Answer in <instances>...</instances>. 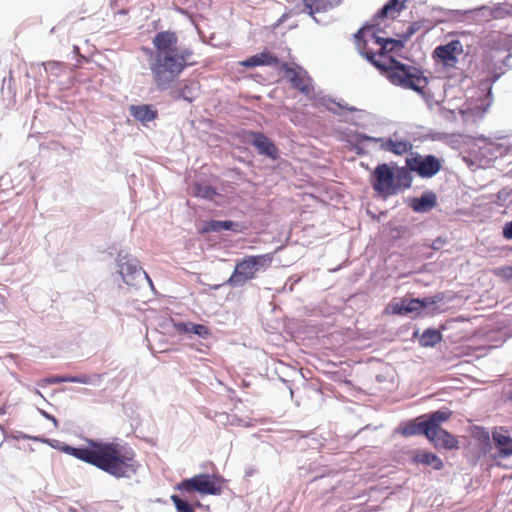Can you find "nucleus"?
<instances>
[{
    "mask_svg": "<svg viewBox=\"0 0 512 512\" xmlns=\"http://www.w3.org/2000/svg\"><path fill=\"white\" fill-rule=\"evenodd\" d=\"M154 51L150 52L149 68L153 82L160 91L168 90L184 69L195 64L193 51L178 46V36L172 31L156 33L152 39Z\"/></svg>",
    "mask_w": 512,
    "mask_h": 512,
    "instance_id": "2",
    "label": "nucleus"
},
{
    "mask_svg": "<svg viewBox=\"0 0 512 512\" xmlns=\"http://www.w3.org/2000/svg\"><path fill=\"white\" fill-rule=\"evenodd\" d=\"M131 116L142 124H147L157 118L158 112L152 105L141 104L131 105L129 108Z\"/></svg>",
    "mask_w": 512,
    "mask_h": 512,
    "instance_id": "19",
    "label": "nucleus"
},
{
    "mask_svg": "<svg viewBox=\"0 0 512 512\" xmlns=\"http://www.w3.org/2000/svg\"><path fill=\"white\" fill-rule=\"evenodd\" d=\"M302 12H307L316 23L324 24L325 21L316 17V14L327 12L340 5L341 0H301Z\"/></svg>",
    "mask_w": 512,
    "mask_h": 512,
    "instance_id": "15",
    "label": "nucleus"
},
{
    "mask_svg": "<svg viewBox=\"0 0 512 512\" xmlns=\"http://www.w3.org/2000/svg\"><path fill=\"white\" fill-rule=\"evenodd\" d=\"M502 235L506 240H512V220L504 224Z\"/></svg>",
    "mask_w": 512,
    "mask_h": 512,
    "instance_id": "39",
    "label": "nucleus"
},
{
    "mask_svg": "<svg viewBox=\"0 0 512 512\" xmlns=\"http://www.w3.org/2000/svg\"><path fill=\"white\" fill-rule=\"evenodd\" d=\"M442 299L443 297L440 295L424 297L422 299L419 298L420 311L423 310L424 308H428L430 306L437 304L438 302L442 301Z\"/></svg>",
    "mask_w": 512,
    "mask_h": 512,
    "instance_id": "34",
    "label": "nucleus"
},
{
    "mask_svg": "<svg viewBox=\"0 0 512 512\" xmlns=\"http://www.w3.org/2000/svg\"><path fill=\"white\" fill-rule=\"evenodd\" d=\"M271 263L270 254L246 256L236 263L232 275L225 284L231 287H242L254 279L257 272L266 270Z\"/></svg>",
    "mask_w": 512,
    "mask_h": 512,
    "instance_id": "4",
    "label": "nucleus"
},
{
    "mask_svg": "<svg viewBox=\"0 0 512 512\" xmlns=\"http://www.w3.org/2000/svg\"><path fill=\"white\" fill-rule=\"evenodd\" d=\"M421 28L420 22L411 23L402 34V38L407 41Z\"/></svg>",
    "mask_w": 512,
    "mask_h": 512,
    "instance_id": "36",
    "label": "nucleus"
},
{
    "mask_svg": "<svg viewBox=\"0 0 512 512\" xmlns=\"http://www.w3.org/2000/svg\"><path fill=\"white\" fill-rule=\"evenodd\" d=\"M377 150L383 152H390L395 155H404L412 150V143L406 139L399 137L397 133H394L390 137H376Z\"/></svg>",
    "mask_w": 512,
    "mask_h": 512,
    "instance_id": "12",
    "label": "nucleus"
},
{
    "mask_svg": "<svg viewBox=\"0 0 512 512\" xmlns=\"http://www.w3.org/2000/svg\"><path fill=\"white\" fill-rule=\"evenodd\" d=\"M192 193L203 199H212L216 194L215 190L210 185L195 184L192 187Z\"/></svg>",
    "mask_w": 512,
    "mask_h": 512,
    "instance_id": "31",
    "label": "nucleus"
},
{
    "mask_svg": "<svg viewBox=\"0 0 512 512\" xmlns=\"http://www.w3.org/2000/svg\"><path fill=\"white\" fill-rule=\"evenodd\" d=\"M352 149L358 155H366L371 151L377 150L376 137L364 133H356L351 141Z\"/></svg>",
    "mask_w": 512,
    "mask_h": 512,
    "instance_id": "18",
    "label": "nucleus"
},
{
    "mask_svg": "<svg viewBox=\"0 0 512 512\" xmlns=\"http://www.w3.org/2000/svg\"><path fill=\"white\" fill-rule=\"evenodd\" d=\"M499 455L502 458H507L512 455V440L509 444H506L504 447L500 448Z\"/></svg>",
    "mask_w": 512,
    "mask_h": 512,
    "instance_id": "40",
    "label": "nucleus"
},
{
    "mask_svg": "<svg viewBox=\"0 0 512 512\" xmlns=\"http://www.w3.org/2000/svg\"><path fill=\"white\" fill-rule=\"evenodd\" d=\"M416 464L431 466L434 470H441L444 467L443 461L434 453L426 450H417L412 456Z\"/></svg>",
    "mask_w": 512,
    "mask_h": 512,
    "instance_id": "20",
    "label": "nucleus"
},
{
    "mask_svg": "<svg viewBox=\"0 0 512 512\" xmlns=\"http://www.w3.org/2000/svg\"><path fill=\"white\" fill-rule=\"evenodd\" d=\"M480 430H481V436L483 437V439L488 441L490 439L489 432L484 428H480Z\"/></svg>",
    "mask_w": 512,
    "mask_h": 512,
    "instance_id": "45",
    "label": "nucleus"
},
{
    "mask_svg": "<svg viewBox=\"0 0 512 512\" xmlns=\"http://www.w3.org/2000/svg\"><path fill=\"white\" fill-rule=\"evenodd\" d=\"M440 243H441V241H440L439 239H438V240H435V241L433 242V244H432V248H433V249H439V247H440Z\"/></svg>",
    "mask_w": 512,
    "mask_h": 512,
    "instance_id": "47",
    "label": "nucleus"
},
{
    "mask_svg": "<svg viewBox=\"0 0 512 512\" xmlns=\"http://www.w3.org/2000/svg\"><path fill=\"white\" fill-rule=\"evenodd\" d=\"M374 26V23L365 26L355 34L359 53L379 69L391 84L422 93L428 79L419 68L404 64L395 58H388L387 63L382 61L383 54L379 52L383 44L381 39L384 38L377 36Z\"/></svg>",
    "mask_w": 512,
    "mask_h": 512,
    "instance_id": "1",
    "label": "nucleus"
},
{
    "mask_svg": "<svg viewBox=\"0 0 512 512\" xmlns=\"http://www.w3.org/2000/svg\"><path fill=\"white\" fill-rule=\"evenodd\" d=\"M462 52V44L459 40H452L445 45L437 46L433 56L438 58L447 68H454L458 62L456 53Z\"/></svg>",
    "mask_w": 512,
    "mask_h": 512,
    "instance_id": "14",
    "label": "nucleus"
},
{
    "mask_svg": "<svg viewBox=\"0 0 512 512\" xmlns=\"http://www.w3.org/2000/svg\"><path fill=\"white\" fill-rule=\"evenodd\" d=\"M281 69L285 72V77L289 80L293 88L299 90L308 97L313 96L314 87L312 79L308 73L302 68L294 69L287 63L281 65Z\"/></svg>",
    "mask_w": 512,
    "mask_h": 512,
    "instance_id": "11",
    "label": "nucleus"
},
{
    "mask_svg": "<svg viewBox=\"0 0 512 512\" xmlns=\"http://www.w3.org/2000/svg\"><path fill=\"white\" fill-rule=\"evenodd\" d=\"M497 149H498L499 156H502L503 153L505 152V148L502 145H499V147Z\"/></svg>",
    "mask_w": 512,
    "mask_h": 512,
    "instance_id": "49",
    "label": "nucleus"
},
{
    "mask_svg": "<svg viewBox=\"0 0 512 512\" xmlns=\"http://www.w3.org/2000/svg\"><path fill=\"white\" fill-rule=\"evenodd\" d=\"M442 340L440 330L435 328H427L420 336L419 344L422 347H434Z\"/></svg>",
    "mask_w": 512,
    "mask_h": 512,
    "instance_id": "24",
    "label": "nucleus"
},
{
    "mask_svg": "<svg viewBox=\"0 0 512 512\" xmlns=\"http://www.w3.org/2000/svg\"><path fill=\"white\" fill-rule=\"evenodd\" d=\"M495 203L501 207H512V188L504 187L496 194Z\"/></svg>",
    "mask_w": 512,
    "mask_h": 512,
    "instance_id": "28",
    "label": "nucleus"
},
{
    "mask_svg": "<svg viewBox=\"0 0 512 512\" xmlns=\"http://www.w3.org/2000/svg\"><path fill=\"white\" fill-rule=\"evenodd\" d=\"M172 502L175 504L177 512H195L189 501V495L180 496V495H172Z\"/></svg>",
    "mask_w": 512,
    "mask_h": 512,
    "instance_id": "27",
    "label": "nucleus"
},
{
    "mask_svg": "<svg viewBox=\"0 0 512 512\" xmlns=\"http://www.w3.org/2000/svg\"><path fill=\"white\" fill-rule=\"evenodd\" d=\"M394 175H395V185L397 187V194L402 189H407V188L411 187L412 177H411V174H410V172L408 170H406L403 167L397 168L394 171Z\"/></svg>",
    "mask_w": 512,
    "mask_h": 512,
    "instance_id": "25",
    "label": "nucleus"
},
{
    "mask_svg": "<svg viewBox=\"0 0 512 512\" xmlns=\"http://www.w3.org/2000/svg\"><path fill=\"white\" fill-rule=\"evenodd\" d=\"M435 414H440L441 419L433 423V426H431L432 430L429 431L426 438L431 441L436 448H456L458 440L451 433L441 428V424L449 419L451 412L447 410H437Z\"/></svg>",
    "mask_w": 512,
    "mask_h": 512,
    "instance_id": "8",
    "label": "nucleus"
},
{
    "mask_svg": "<svg viewBox=\"0 0 512 512\" xmlns=\"http://www.w3.org/2000/svg\"><path fill=\"white\" fill-rule=\"evenodd\" d=\"M479 10H489V15L494 19H502L509 15V11L500 4H497L492 8L482 6Z\"/></svg>",
    "mask_w": 512,
    "mask_h": 512,
    "instance_id": "32",
    "label": "nucleus"
},
{
    "mask_svg": "<svg viewBox=\"0 0 512 512\" xmlns=\"http://www.w3.org/2000/svg\"><path fill=\"white\" fill-rule=\"evenodd\" d=\"M223 230H229L233 232H240L241 225L238 222H234L231 220H211L205 222L204 227L202 228L203 232H221Z\"/></svg>",
    "mask_w": 512,
    "mask_h": 512,
    "instance_id": "22",
    "label": "nucleus"
},
{
    "mask_svg": "<svg viewBox=\"0 0 512 512\" xmlns=\"http://www.w3.org/2000/svg\"><path fill=\"white\" fill-rule=\"evenodd\" d=\"M39 413H40L44 418H46L47 420L52 421V422H53L54 427H56V428L58 427V421H57V419H56L53 415H51V414L47 413L45 410H42V409H39Z\"/></svg>",
    "mask_w": 512,
    "mask_h": 512,
    "instance_id": "42",
    "label": "nucleus"
},
{
    "mask_svg": "<svg viewBox=\"0 0 512 512\" xmlns=\"http://www.w3.org/2000/svg\"><path fill=\"white\" fill-rule=\"evenodd\" d=\"M388 16H391V18H394L396 15L392 13V10L390 9V6H387L386 4L376 13L373 22L374 25H380L379 19H384Z\"/></svg>",
    "mask_w": 512,
    "mask_h": 512,
    "instance_id": "33",
    "label": "nucleus"
},
{
    "mask_svg": "<svg viewBox=\"0 0 512 512\" xmlns=\"http://www.w3.org/2000/svg\"><path fill=\"white\" fill-rule=\"evenodd\" d=\"M60 450L120 479L131 478L140 467L131 448L117 442L88 440L86 447L63 445Z\"/></svg>",
    "mask_w": 512,
    "mask_h": 512,
    "instance_id": "3",
    "label": "nucleus"
},
{
    "mask_svg": "<svg viewBox=\"0 0 512 512\" xmlns=\"http://www.w3.org/2000/svg\"><path fill=\"white\" fill-rule=\"evenodd\" d=\"M279 63L278 58L275 57L270 52H261L259 54L253 55L246 60L240 62V65L244 67H256V66H272L277 65Z\"/></svg>",
    "mask_w": 512,
    "mask_h": 512,
    "instance_id": "21",
    "label": "nucleus"
},
{
    "mask_svg": "<svg viewBox=\"0 0 512 512\" xmlns=\"http://www.w3.org/2000/svg\"><path fill=\"white\" fill-rule=\"evenodd\" d=\"M441 419L440 414H435V411L429 414L422 415L414 421L404 423L400 428V433L405 436L424 435L427 437L429 431L432 430L433 423Z\"/></svg>",
    "mask_w": 512,
    "mask_h": 512,
    "instance_id": "10",
    "label": "nucleus"
},
{
    "mask_svg": "<svg viewBox=\"0 0 512 512\" xmlns=\"http://www.w3.org/2000/svg\"><path fill=\"white\" fill-rule=\"evenodd\" d=\"M419 298H402L394 300L386 307V312L393 315H408L420 312Z\"/></svg>",
    "mask_w": 512,
    "mask_h": 512,
    "instance_id": "16",
    "label": "nucleus"
},
{
    "mask_svg": "<svg viewBox=\"0 0 512 512\" xmlns=\"http://www.w3.org/2000/svg\"><path fill=\"white\" fill-rule=\"evenodd\" d=\"M69 379H71V376H52L45 378L43 381L47 384H58V383H64L69 382Z\"/></svg>",
    "mask_w": 512,
    "mask_h": 512,
    "instance_id": "38",
    "label": "nucleus"
},
{
    "mask_svg": "<svg viewBox=\"0 0 512 512\" xmlns=\"http://www.w3.org/2000/svg\"><path fill=\"white\" fill-rule=\"evenodd\" d=\"M508 399L512 402V390L508 394Z\"/></svg>",
    "mask_w": 512,
    "mask_h": 512,
    "instance_id": "51",
    "label": "nucleus"
},
{
    "mask_svg": "<svg viewBox=\"0 0 512 512\" xmlns=\"http://www.w3.org/2000/svg\"><path fill=\"white\" fill-rule=\"evenodd\" d=\"M180 97L183 98L184 100L186 101H189V102H192V98L191 97H188L185 90H183L180 94Z\"/></svg>",
    "mask_w": 512,
    "mask_h": 512,
    "instance_id": "46",
    "label": "nucleus"
},
{
    "mask_svg": "<svg viewBox=\"0 0 512 512\" xmlns=\"http://www.w3.org/2000/svg\"><path fill=\"white\" fill-rule=\"evenodd\" d=\"M372 188L384 198L397 194L395 175L387 163L378 164L372 173Z\"/></svg>",
    "mask_w": 512,
    "mask_h": 512,
    "instance_id": "7",
    "label": "nucleus"
},
{
    "mask_svg": "<svg viewBox=\"0 0 512 512\" xmlns=\"http://www.w3.org/2000/svg\"><path fill=\"white\" fill-rule=\"evenodd\" d=\"M333 103L337 104V106L339 108H341V109H344V110H347V111H350V112L356 111L355 107L349 106L348 104H341V103H335V102H333Z\"/></svg>",
    "mask_w": 512,
    "mask_h": 512,
    "instance_id": "44",
    "label": "nucleus"
},
{
    "mask_svg": "<svg viewBox=\"0 0 512 512\" xmlns=\"http://www.w3.org/2000/svg\"><path fill=\"white\" fill-rule=\"evenodd\" d=\"M102 375L100 374H94V375H78V376H71V379H69L70 383H80V384H86V385H98L101 381Z\"/></svg>",
    "mask_w": 512,
    "mask_h": 512,
    "instance_id": "30",
    "label": "nucleus"
},
{
    "mask_svg": "<svg viewBox=\"0 0 512 512\" xmlns=\"http://www.w3.org/2000/svg\"><path fill=\"white\" fill-rule=\"evenodd\" d=\"M408 0H389L386 5L390 6V9L392 10V13L395 15H398L404 8L405 3Z\"/></svg>",
    "mask_w": 512,
    "mask_h": 512,
    "instance_id": "35",
    "label": "nucleus"
},
{
    "mask_svg": "<svg viewBox=\"0 0 512 512\" xmlns=\"http://www.w3.org/2000/svg\"><path fill=\"white\" fill-rule=\"evenodd\" d=\"M179 332L195 334L201 338H207L210 335L209 329L202 324H195L192 322H179L176 324Z\"/></svg>",
    "mask_w": 512,
    "mask_h": 512,
    "instance_id": "23",
    "label": "nucleus"
},
{
    "mask_svg": "<svg viewBox=\"0 0 512 512\" xmlns=\"http://www.w3.org/2000/svg\"><path fill=\"white\" fill-rule=\"evenodd\" d=\"M381 40H382V43H383L382 44V50L380 52V53L383 54L382 61L384 63H387V59L389 57L386 56L385 53L403 48V43H402L401 40H396V39H392V38H385V39H381Z\"/></svg>",
    "mask_w": 512,
    "mask_h": 512,
    "instance_id": "26",
    "label": "nucleus"
},
{
    "mask_svg": "<svg viewBox=\"0 0 512 512\" xmlns=\"http://www.w3.org/2000/svg\"><path fill=\"white\" fill-rule=\"evenodd\" d=\"M406 165L422 178H431L441 169V162L434 155L415 154L406 160Z\"/></svg>",
    "mask_w": 512,
    "mask_h": 512,
    "instance_id": "9",
    "label": "nucleus"
},
{
    "mask_svg": "<svg viewBox=\"0 0 512 512\" xmlns=\"http://www.w3.org/2000/svg\"><path fill=\"white\" fill-rule=\"evenodd\" d=\"M510 58H512V54H510V55H508V56L506 57V61H505L504 63H505V64H507V61H508Z\"/></svg>",
    "mask_w": 512,
    "mask_h": 512,
    "instance_id": "52",
    "label": "nucleus"
},
{
    "mask_svg": "<svg viewBox=\"0 0 512 512\" xmlns=\"http://www.w3.org/2000/svg\"><path fill=\"white\" fill-rule=\"evenodd\" d=\"M493 441L500 451V448L504 447L506 444L512 440V438L507 434V431L503 428H495L492 432Z\"/></svg>",
    "mask_w": 512,
    "mask_h": 512,
    "instance_id": "29",
    "label": "nucleus"
},
{
    "mask_svg": "<svg viewBox=\"0 0 512 512\" xmlns=\"http://www.w3.org/2000/svg\"><path fill=\"white\" fill-rule=\"evenodd\" d=\"M501 274L506 278H512V266H507L500 269Z\"/></svg>",
    "mask_w": 512,
    "mask_h": 512,
    "instance_id": "43",
    "label": "nucleus"
},
{
    "mask_svg": "<svg viewBox=\"0 0 512 512\" xmlns=\"http://www.w3.org/2000/svg\"><path fill=\"white\" fill-rule=\"evenodd\" d=\"M224 479L215 474L200 473L191 478L183 479L176 485V489L183 496L197 492L201 495H220L223 490Z\"/></svg>",
    "mask_w": 512,
    "mask_h": 512,
    "instance_id": "6",
    "label": "nucleus"
},
{
    "mask_svg": "<svg viewBox=\"0 0 512 512\" xmlns=\"http://www.w3.org/2000/svg\"><path fill=\"white\" fill-rule=\"evenodd\" d=\"M117 268L123 282L135 289L148 285L154 290V285L149 275L142 269L137 258L124 252L117 255Z\"/></svg>",
    "mask_w": 512,
    "mask_h": 512,
    "instance_id": "5",
    "label": "nucleus"
},
{
    "mask_svg": "<svg viewBox=\"0 0 512 512\" xmlns=\"http://www.w3.org/2000/svg\"><path fill=\"white\" fill-rule=\"evenodd\" d=\"M248 137V142L257 150L259 155L273 161L279 158L278 147L264 133L250 131Z\"/></svg>",
    "mask_w": 512,
    "mask_h": 512,
    "instance_id": "13",
    "label": "nucleus"
},
{
    "mask_svg": "<svg viewBox=\"0 0 512 512\" xmlns=\"http://www.w3.org/2000/svg\"><path fill=\"white\" fill-rule=\"evenodd\" d=\"M437 205V196L431 191H424L420 197L410 199L409 206L416 213H427Z\"/></svg>",
    "mask_w": 512,
    "mask_h": 512,
    "instance_id": "17",
    "label": "nucleus"
},
{
    "mask_svg": "<svg viewBox=\"0 0 512 512\" xmlns=\"http://www.w3.org/2000/svg\"><path fill=\"white\" fill-rule=\"evenodd\" d=\"M4 302H5L4 296L0 295V310H2L4 308V306H5Z\"/></svg>",
    "mask_w": 512,
    "mask_h": 512,
    "instance_id": "48",
    "label": "nucleus"
},
{
    "mask_svg": "<svg viewBox=\"0 0 512 512\" xmlns=\"http://www.w3.org/2000/svg\"><path fill=\"white\" fill-rule=\"evenodd\" d=\"M43 66L46 72H50L56 76L60 70L61 63L57 61H48L43 63Z\"/></svg>",
    "mask_w": 512,
    "mask_h": 512,
    "instance_id": "37",
    "label": "nucleus"
},
{
    "mask_svg": "<svg viewBox=\"0 0 512 512\" xmlns=\"http://www.w3.org/2000/svg\"><path fill=\"white\" fill-rule=\"evenodd\" d=\"M35 393L43 398V395L41 394V392L39 390H35Z\"/></svg>",
    "mask_w": 512,
    "mask_h": 512,
    "instance_id": "53",
    "label": "nucleus"
},
{
    "mask_svg": "<svg viewBox=\"0 0 512 512\" xmlns=\"http://www.w3.org/2000/svg\"><path fill=\"white\" fill-rule=\"evenodd\" d=\"M487 106H489V104ZM487 109L488 107L476 106L474 108H471V112L473 115L481 118L485 115Z\"/></svg>",
    "mask_w": 512,
    "mask_h": 512,
    "instance_id": "41",
    "label": "nucleus"
},
{
    "mask_svg": "<svg viewBox=\"0 0 512 512\" xmlns=\"http://www.w3.org/2000/svg\"><path fill=\"white\" fill-rule=\"evenodd\" d=\"M73 50H74L75 53L79 52V48L76 45L73 46Z\"/></svg>",
    "mask_w": 512,
    "mask_h": 512,
    "instance_id": "50",
    "label": "nucleus"
}]
</instances>
